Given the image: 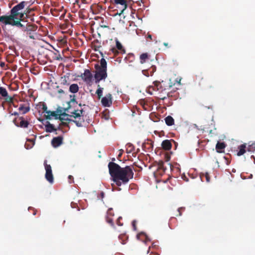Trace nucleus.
<instances>
[{"label":"nucleus","mask_w":255,"mask_h":255,"mask_svg":"<svg viewBox=\"0 0 255 255\" xmlns=\"http://www.w3.org/2000/svg\"><path fill=\"white\" fill-rule=\"evenodd\" d=\"M27 3V1H22L13 7H11L12 3H9L8 6L11 8L9 14L0 16V25L1 28H4L6 26H10L26 33L35 31L37 29V26L35 24L28 22L25 19L26 13L24 11V6Z\"/></svg>","instance_id":"obj_1"},{"label":"nucleus","mask_w":255,"mask_h":255,"mask_svg":"<svg viewBox=\"0 0 255 255\" xmlns=\"http://www.w3.org/2000/svg\"><path fill=\"white\" fill-rule=\"evenodd\" d=\"M108 168L111 179L114 182L111 184L113 188L115 185L120 187L122 184H126L133 177V165L122 167L116 163L110 162Z\"/></svg>","instance_id":"obj_2"},{"label":"nucleus","mask_w":255,"mask_h":255,"mask_svg":"<svg viewBox=\"0 0 255 255\" xmlns=\"http://www.w3.org/2000/svg\"><path fill=\"white\" fill-rule=\"evenodd\" d=\"M113 6L114 11H116L114 15H121L128 7L127 0H113Z\"/></svg>","instance_id":"obj_3"},{"label":"nucleus","mask_w":255,"mask_h":255,"mask_svg":"<svg viewBox=\"0 0 255 255\" xmlns=\"http://www.w3.org/2000/svg\"><path fill=\"white\" fill-rule=\"evenodd\" d=\"M70 113L72 115H70V117H73L75 119V120H72V121L76 124V126L78 127L83 126V124L85 123V120L83 118L85 112L83 110H75L73 112H70Z\"/></svg>","instance_id":"obj_4"},{"label":"nucleus","mask_w":255,"mask_h":255,"mask_svg":"<svg viewBox=\"0 0 255 255\" xmlns=\"http://www.w3.org/2000/svg\"><path fill=\"white\" fill-rule=\"evenodd\" d=\"M95 68L96 71L94 78L96 83H99L102 80L105 79L107 77V70L100 69L98 64H95Z\"/></svg>","instance_id":"obj_5"},{"label":"nucleus","mask_w":255,"mask_h":255,"mask_svg":"<svg viewBox=\"0 0 255 255\" xmlns=\"http://www.w3.org/2000/svg\"><path fill=\"white\" fill-rule=\"evenodd\" d=\"M45 169L46 171L45 177L46 179L51 184L54 182V178L52 171V168L50 164H47V160L44 162Z\"/></svg>","instance_id":"obj_6"},{"label":"nucleus","mask_w":255,"mask_h":255,"mask_svg":"<svg viewBox=\"0 0 255 255\" xmlns=\"http://www.w3.org/2000/svg\"><path fill=\"white\" fill-rule=\"evenodd\" d=\"M13 123L16 127L23 128H27L29 125L28 122L25 120L23 117H18L15 118L13 120Z\"/></svg>","instance_id":"obj_7"},{"label":"nucleus","mask_w":255,"mask_h":255,"mask_svg":"<svg viewBox=\"0 0 255 255\" xmlns=\"http://www.w3.org/2000/svg\"><path fill=\"white\" fill-rule=\"evenodd\" d=\"M116 47L111 48V50L115 55H117L119 53H125L126 50L122 44L118 40L116 39Z\"/></svg>","instance_id":"obj_8"},{"label":"nucleus","mask_w":255,"mask_h":255,"mask_svg":"<svg viewBox=\"0 0 255 255\" xmlns=\"http://www.w3.org/2000/svg\"><path fill=\"white\" fill-rule=\"evenodd\" d=\"M101 103L103 106L110 107L112 105V96L110 93L107 94L101 99Z\"/></svg>","instance_id":"obj_9"},{"label":"nucleus","mask_w":255,"mask_h":255,"mask_svg":"<svg viewBox=\"0 0 255 255\" xmlns=\"http://www.w3.org/2000/svg\"><path fill=\"white\" fill-rule=\"evenodd\" d=\"M82 79L87 83H90L92 81L93 78V75L88 69H86L84 71V73L81 76Z\"/></svg>","instance_id":"obj_10"},{"label":"nucleus","mask_w":255,"mask_h":255,"mask_svg":"<svg viewBox=\"0 0 255 255\" xmlns=\"http://www.w3.org/2000/svg\"><path fill=\"white\" fill-rule=\"evenodd\" d=\"M0 96L4 98L7 102H11L12 100V98L8 96V93L6 89L2 87H0Z\"/></svg>","instance_id":"obj_11"},{"label":"nucleus","mask_w":255,"mask_h":255,"mask_svg":"<svg viewBox=\"0 0 255 255\" xmlns=\"http://www.w3.org/2000/svg\"><path fill=\"white\" fill-rule=\"evenodd\" d=\"M63 138L61 136L54 137L51 140V144L54 147H57L62 144Z\"/></svg>","instance_id":"obj_12"},{"label":"nucleus","mask_w":255,"mask_h":255,"mask_svg":"<svg viewBox=\"0 0 255 255\" xmlns=\"http://www.w3.org/2000/svg\"><path fill=\"white\" fill-rule=\"evenodd\" d=\"M174 141L173 140H164L161 143L162 148L165 150H169L171 148L172 144L171 141Z\"/></svg>","instance_id":"obj_13"},{"label":"nucleus","mask_w":255,"mask_h":255,"mask_svg":"<svg viewBox=\"0 0 255 255\" xmlns=\"http://www.w3.org/2000/svg\"><path fill=\"white\" fill-rule=\"evenodd\" d=\"M136 237L137 239L140 240L145 243L150 241V239L148 236L144 232H141L137 235Z\"/></svg>","instance_id":"obj_14"},{"label":"nucleus","mask_w":255,"mask_h":255,"mask_svg":"<svg viewBox=\"0 0 255 255\" xmlns=\"http://www.w3.org/2000/svg\"><path fill=\"white\" fill-rule=\"evenodd\" d=\"M46 115H45V119L47 120H51V117H54L55 120H58V115L55 111H48L46 112Z\"/></svg>","instance_id":"obj_15"},{"label":"nucleus","mask_w":255,"mask_h":255,"mask_svg":"<svg viewBox=\"0 0 255 255\" xmlns=\"http://www.w3.org/2000/svg\"><path fill=\"white\" fill-rule=\"evenodd\" d=\"M46 123L47 124L45 125V131L47 132H52L57 130V129L55 128L53 125L50 124L49 122H47Z\"/></svg>","instance_id":"obj_16"},{"label":"nucleus","mask_w":255,"mask_h":255,"mask_svg":"<svg viewBox=\"0 0 255 255\" xmlns=\"http://www.w3.org/2000/svg\"><path fill=\"white\" fill-rule=\"evenodd\" d=\"M226 147L224 142H218L216 145V149L217 152L222 153L224 152V149Z\"/></svg>","instance_id":"obj_17"},{"label":"nucleus","mask_w":255,"mask_h":255,"mask_svg":"<svg viewBox=\"0 0 255 255\" xmlns=\"http://www.w3.org/2000/svg\"><path fill=\"white\" fill-rule=\"evenodd\" d=\"M246 148L247 149V147L246 146V144H242L238 146V149L239 151L237 153L238 156H241L243 155L246 151Z\"/></svg>","instance_id":"obj_18"},{"label":"nucleus","mask_w":255,"mask_h":255,"mask_svg":"<svg viewBox=\"0 0 255 255\" xmlns=\"http://www.w3.org/2000/svg\"><path fill=\"white\" fill-rule=\"evenodd\" d=\"M165 122L166 124L168 126H172L174 124V120L170 116H168L165 118Z\"/></svg>","instance_id":"obj_19"},{"label":"nucleus","mask_w":255,"mask_h":255,"mask_svg":"<svg viewBox=\"0 0 255 255\" xmlns=\"http://www.w3.org/2000/svg\"><path fill=\"white\" fill-rule=\"evenodd\" d=\"M79 87L77 84H72L70 86L69 91L72 93H76L78 92Z\"/></svg>","instance_id":"obj_20"},{"label":"nucleus","mask_w":255,"mask_h":255,"mask_svg":"<svg viewBox=\"0 0 255 255\" xmlns=\"http://www.w3.org/2000/svg\"><path fill=\"white\" fill-rule=\"evenodd\" d=\"M18 110L21 112L22 114H25L29 111L30 108L29 107H25L23 105H20Z\"/></svg>","instance_id":"obj_21"},{"label":"nucleus","mask_w":255,"mask_h":255,"mask_svg":"<svg viewBox=\"0 0 255 255\" xmlns=\"http://www.w3.org/2000/svg\"><path fill=\"white\" fill-rule=\"evenodd\" d=\"M149 55L147 53H144L140 55V61L141 64L144 63L148 59Z\"/></svg>","instance_id":"obj_22"},{"label":"nucleus","mask_w":255,"mask_h":255,"mask_svg":"<svg viewBox=\"0 0 255 255\" xmlns=\"http://www.w3.org/2000/svg\"><path fill=\"white\" fill-rule=\"evenodd\" d=\"M100 69L107 70V62L106 60L102 58L100 60V65H99Z\"/></svg>","instance_id":"obj_23"},{"label":"nucleus","mask_w":255,"mask_h":255,"mask_svg":"<svg viewBox=\"0 0 255 255\" xmlns=\"http://www.w3.org/2000/svg\"><path fill=\"white\" fill-rule=\"evenodd\" d=\"M99 88L97 90L96 93L98 96V99H100L103 95V88L100 87V85H98Z\"/></svg>","instance_id":"obj_24"},{"label":"nucleus","mask_w":255,"mask_h":255,"mask_svg":"<svg viewBox=\"0 0 255 255\" xmlns=\"http://www.w3.org/2000/svg\"><path fill=\"white\" fill-rule=\"evenodd\" d=\"M56 113L58 115V116H63V117H69L70 116L69 115L64 113H62V110H61V108L60 107H59L57 109Z\"/></svg>","instance_id":"obj_25"},{"label":"nucleus","mask_w":255,"mask_h":255,"mask_svg":"<svg viewBox=\"0 0 255 255\" xmlns=\"http://www.w3.org/2000/svg\"><path fill=\"white\" fill-rule=\"evenodd\" d=\"M8 48L12 51V53L10 54L14 55L15 54L16 56H18L19 53L17 50L16 49L14 45H9L8 46Z\"/></svg>","instance_id":"obj_26"},{"label":"nucleus","mask_w":255,"mask_h":255,"mask_svg":"<svg viewBox=\"0 0 255 255\" xmlns=\"http://www.w3.org/2000/svg\"><path fill=\"white\" fill-rule=\"evenodd\" d=\"M38 106L43 111V113H46V112H48L47 105L45 103H40Z\"/></svg>","instance_id":"obj_27"},{"label":"nucleus","mask_w":255,"mask_h":255,"mask_svg":"<svg viewBox=\"0 0 255 255\" xmlns=\"http://www.w3.org/2000/svg\"><path fill=\"white\" fill-rule=\"evenodd\" d=\"M247 150L249 152H254L255 151V142L250 144L247 147Z\"/></svg>","instance_id":"obj_28"},{"label":"nucleus","mask_w":255,"mask_h":255,"mask_svg":"<svg viewBox=\"0 0 255 255\" xmlns=\"http://www.w3.org/2000/svg\"><path fill=\"white\" fill-rule=\"evenodd\" d=\"M72 97H73V98L71 99L70 101L68 103L69 106L67 108L65 109V111H68V109H69L70 108V102L75 103L76 104H77V102L76 101L75 96V95H73V96L70 95V98H72Z\"/></svg>","instance_id":"obj_29"},{"label":"nucleus","mask_w":255,"mask_h":255,"mask_svg":"<svg viewBox=\"0 0 255 255\" xmlns=\"http://www.w3.org/2000/svg\"><path fill=\"white\" fill-rule=\"evenodd\" d=\"M153 84L155 88L154 90H159L161 87V83L159 81H154Z\"/></svg>","instance_id":"obj_30"},{"label":"nucleus","mask_w":255,"mask_h":255,"mask_svg":"<svg viewBox=\"0 0 255 255\" xmlns=\"http://www.w3.org/2000/svg\"><path fill=\"white\" fill-rule=\"evenodd\" d=\"M101 47L100 44L99 43L98 41L97 40L94 42V45L93 47V49L96 51H99V48Z\"/></svg>","instance_id":"obj_31"},{"label":"nucleus","mask_w":255,"mask_h":255,"mask_svg":"<svg viewBox=\"0 0 255 255\" xmlns=\"http://www.w3.org/2000/svg\"><path fill=\"white\" fill-rule=\"evenodd\" d=\"M204 176L206 178V180L207 182H209L210 181V177L208 173H202L200 176L201 179L202 180L203 177Z\"/></svg>","instance_id":"obj_32"},{"label":"nucleus","mask_w":255,"mask_h":255,"mask_svg":"<svg viewBox=\"0 0 255 255\" xmlns=\"http://www.w3.org/2000/svg\"><path fill=\"white\" fill-rule=\"evenodd\" d=\"M106 221L108 223L110 224L112 227H115L113 220L112 217L107 216H106Z\"/></svg>","instance_id":"obj_33"},{"label":"nucleus","mask_w":255,"mask_h":255,"mask_svg":"<svg viewBox=\"0 0 255 255\" xmlns=\"http://www.w3.org/2000/svg\"><path fill=\"white\" fill-rule=\"evenodd\" d=\"M156 66L154 65H152L150 68L147 69V70L149 71V73L151 76H152L154 72L156 71Z\"/></svg>","instance_id":"obj_34"},{"label":"nucleus","mask_w":255,"mask_h":255,"mask_svg":"<svg viewBox=\"0 0 255 255\" xmlns=\"http://www.w3.org/2000/svg\"><path fill=\"white\" fill-rule=\"evenodd\" d=\"M134 56L132 54H128L125 58L126 60H129L130 62L133 61L134 60Z\"/></svg>","instance_id":"obj_35"},{"label":"nucleus","mask_w":255,"mask_h":255,"mask_svg":"<svg viewBox=\"0 0 255 255\" xmlns=\"http://www.w3.org/2000/svg\"><path fill=\"white\" fill-rule=\"evenodd\" d=\"M25 6L26 5L24 6V11L26 13L25 15V19H26L28 17V15L30 14L31 11L32 10V9L28 7L25 8Z\"/></svg>","instance_id":"obj_36"},{"label":"nucleus","mask_w":255,"mask_h":255,"mask_svg":"<svg viewBox=\"0 0 255 255\" xmlns=\"http://www.w3.org/2000/svg\"><path fill=\"white\" fill-rule=\"evenodd\" d=\"M68 117L58 116V120H59L60 121H72V120L68 119Z\"/></svg>","instance_id":"obj_37"},{"label":"nucleus","mask_w":255,"mask_h":255,"mask_svg":"<svg viewBox=\"0 0 255 255\" xmlns=\"http://www.w3.org/2000/svg\"><path fill=\"white\" fill-rule=\"evenodd\" d=\"M107 214V216H108L110 217H112L114 215V212L112 208H110L108 209Z\"/></svg>","instance_id":"obj_38"},{"label":"nucleus","mask_w":255,"mask_h":255,"mask_svg":"<svg viewBox=\"0 0 255 255\" xmlns=\"http://www.w3.org/2000/svg\"><path fill=\"white\" fill-rule=\"evenodd\" d=\"M142 72V74L146 77H149V76H150V74L149 73V71H148L147 69L143 70Z\"/></svg>","instance_id":"obj_39"},{"label":"nucleus","mask_w":255,"mask_h":255,"mask_svg":"<svg viewBox=\"0 0 255 255\" xmlns=\"http://www.w3.org/2000/svg\"><path fill=\"white\" fill-rule=\"evenodd\" d=\"M206 88L208 90H213L214 88V86L211 83H209L206 86Z\"/></svg>","instance_id":"obj_40"},{"label":"nucleus","mask_w":255,"mask_h":255,"mask_svg":"<svg viewBox=\"0 0 255 255\" xmlns=\"http://www.w3.org/2000/svg\"><path fill=\"white\" fill-rule=\"evenodd\" d=\"M61 123L60 124H61V125H63V126H68V124L70 123V122H68V121H61Z\"/></svg>","instance_id":"obj_41"},{"label":"nucleus","mask_w":255,"mask_h":255,"mask_svg":"<svg viewBox=\"0 0 255 255\" xmlns=\"http://www.w3.org/2000/svg\"><path fill=\"white\" fill-rule=\"evenodd\" d=\"M32 32L26 33L28 37L32 39H34V36L32 34Z\"/></svg>","instance_id":"obj_42"},{"label":"nucleus","mask_w":255,"mask_h":255,"mask_svg":"<svg viewBox=\"0 0 255 255\" xmlns=\"http://www.w3.org/2000/svg\"><path fill=\"white\" fill-rule=\"evenodd\" d=\"M122 219V217H119L118 219H117V224L118 225L120 226H123V223H121L120 222V220Z\"/></svg>","instance_id":"obj_43"},{"label":"nucleus","mask_w":255,"mask_h":255,"mask_svg":"<svg viewBox=\"0 0 255 255\" xmlns=\"http://www.w3.org/2000/svg\"><path fill=\"white\" fill-rule=\"evenodd\" d=\"M30 210H32L33 211V212L32 213L33 215H35L36 214V210H35L34 208H33L32 207H29L28 210L30 211Z\"/></svg>","instance_id":"obj_44"},{"label":"nucleus","mask_w":255,"mask_h":255,"mask_svg":"<svg viewBox=\"0 0 255 255\" xmlns=\"http://www.w3.org/2000/svg\"><path fill=\"white\" fill-rule=\"evenodd\" d=\"M132 225L134 230H136V222L135 221H133L132 222Z\"/></svg>","instance_id":"obj_45"},{"label":"nucleus","mask_w":255,"mask_h":255,"mask_svg":"<svg viewBox=\"0 0 255 255\" xmlns=\"http://www.w3.org/2000/svg\"><path fill=\"white\" fill-rule=\"evenodd\" d=\"M184 208H182V207L178 208V212H179V215H178L179 216H181V215H182L181 211L184 210Z\"/></svg>","instance_id":"obj_46"},{"label":"nucleus","mask_w":255,"mask_h":255,"mask_svg":"<svg viewBox=\"0 0 255 255\" xmlns=\"http://www.w3.org/2000/svg\"><path fill=\"white\" fill-rule=\"evenodd\" d=\"M182 178L184 181H186V182L188 181V178H187V177L185 175H183V176H182Z\"/></svg>","instance_id":"obj_47"},{"label":"nucleus","mask_w":255,"mask_h":255,"mask_svg":"<svg viewBox=\"0 0 255 255\" xmlns=\"http://www.w3.org/2000/svg\"><path fill=\"white\" fill-rule=\"evenodd\" d=\"M0 66L1 68H3L5 66V63L3 62H1L0 63Z\"/></svg>","instance_id":"obj_48"},{"label":"nucleus","mask_w":255,"mask_h":255,"mask_svg":"<svg viewBox=\"0 0 255 255\" xmlns=\"http://www.w3.org/2000/svg\"><path fill=\"white\" fill-rule=\"evenodd\" d=\"M58 93H59V94H62V93H64V91L63 90L60 89V90H58Z\"/></svg>","instance_id":"obj_49"},{"label":"nucleus","mask_w":255,"mask_h":255,"mask_svg":"<svg viewBox=\"0 0 255 255\" xmlns=\"http://www.w3.org/2000/svg\"><path fill=\"white\" fill-rule=\"evenodd\" d=\"M11 115L17 116V115H18V113L16 112H15L12 113Z\"/></svg>","instance_id":"obj_50"},{"label":"nucleus","mask_w":255,"mask_h":255,"mask_svg":"<svg viewBox=\"0 0 255 255\" xmlns=\"http://www.w3.org/2000/svg\"><path fill=\"white\" fill-rule=\"evenodd\" d=\"M61 124H59V126H58V127L56 128L57 129V130H61Z\"/></svg>","instance_id":"obj_51"},{"label":"nucleus","mask_w":255,"mask_h":255,"mask_svg":"<svg viewBox=\"0 0 255 255\" xmlns=\"http://www.w3.org/2000/svg\"><path fill=\"white\" fill-rule=\"evenodd\" d=\"M100 194H101L102 198H103L104 196V193L103 192H101Z\"/></svg>","instance_id":"obj_52"},{"label":"nucleus","mask_w":255,"mask_h":255,"mask_svg":"<svg viewBox=\"0 0 255 255\" xmlns=\"http://www.w3.org/2000/svg\"><path fill=\"white\" fill-rule=\"evenodd\" d=\"M149 255H159V254L157 253H151Z\"/></svg>","instance_id":"obj_53"},{"label":"nucleus","mask_w":255,"mask_h":255,"mask_svg":"<svg viewBox=\"0 0 255 255\" xmlns=\"http://www.w3.org/2000/svg\"><path fill=\"white\" fill-rule=\"evenodd\" d=\"M68 178H69V179H70V180L72 179L73 180V177L72 175H69L68 176Z\"/></svg>","instance_id":"obj_54"},{"label":"nucleus","mask_w":255,"mask_h":255,"mask_svg":"<svg viewBox=\"0 0 255 255\" xmlns=\"http://www.w3.org/2000/svg\"><path fill=\"white\" fill-rule=\"evenodd\" d=\"M147 38L150 39L151 40H152V36H151V35H150V34L148 35Z\"/></svg>","instance_id":"obj_55"},{"label":"nucleus","mask_w":255,"mask_h":255,"mask_svg":"<svg viewBox=\"0 0 255 255\" xmlns=\"http://www.w3.org/2000/svg\"><path fill=\"white\" fill-rule=\"evenodd\" d=\"M163 44H164V45H165V46H168V43H165V42H164Z\"/></svg>","instance_id":"obj_56"},{"label":"nucleus","mask_w":255,"mask_h":255,"mask_svg":"<svg viewBox=\"0 0 255 255\" xmlns=\"http://www.w3.org/2000/svg\"><path fill=\"white\" fill-rule=\"evenodd\" d=\"M101 55H102V56H103V54L102 52H100Z\"/></svg>","instance_id":"obj_57"},{"label":"nucleus","mask_w":255,"mask_h":255,"mask_svg":"<svg viewBox=\"0 0 255 255\" xmlns=\"http://www.w3.org/2000/svg\"><path fill=\"white\" fill-rule=\"evenodd\" d=\"M150 247H149V249H148V251H147V253H149V250H150Z\"/></svg>","instance_id":"obj_58"},{"label":"nucleus","mask_w":255,"mask_h":255,"mask_svg":"<svg viewBox=\"0 0 255 255\" xmlns=\"http://www.w3.org/2000/svg\"><path fill=\"white\" fill-rule=\"evenodd\" d=\"M79 106L80 107H81V106H82L81 104H79Z\"/></svg>","instance_id":"obj_59"}]
</instances>
